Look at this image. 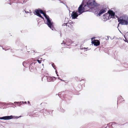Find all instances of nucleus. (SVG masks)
<instances>
[{
	"mask_svg": "<svg viewBox=\"0 0 128 128\" xmlns=\"http://www.w3.org/2000/svg\"><path fill=\"white\" fill-rule=\"evenodd\" d=\"M38 15L37 16H38V17L42 18V19H43L44 20V18L40 14H37Z\"/></svg>",
	"mask_w": 128,
	"mask_h": 128,
	"instance_id": "obj_20",
	"label": "nucleus"
},
{
	"mask_svg": "<svg viewBox=\"0 0 128 128\" xmlns=\"http://www.w3.org/2000/svg\"><path fill=\"white\" fill-rule=\"evenodd\" d=\"M68 26L72 30H74V28L72 24L70 25H68Z\"/></svg>",
	"mask_w": 128,
	"mask_h": 128,
	"instance_id": "obj_19",
	"label": "nucleus"
},
{
	"mask_svg": "<svg viewBox=\"0 0 128 128\" xmlns=\"http://www.w3.org/2000/svg\"><path fill=\"white\" fill-rule=\"evenodd\" d=\"M124 40L125 42H127V43H128V40L127 39H126V40Z\"/></svg>",
	"mask_w": 128,
	"mask_h": 128,
	"instance_id": "obj_35",
	"label": "nucleus"
},
{
	"mask_svg": "<svg viewBox=\"0 0 128 128\" xmlns=\"http://www.w3.org/2000/svg\"><path fill=\"white\" fill-rule=\"evenodd\" d=\"M25 13L26 14H28V13H29V12L27 11H25Z\"/></svg>",
	"mask_w": 128,
	"mask_h": 128,
	"instance_id": "obj_37",
	"label": "nucleus"
},
{
	"mask_svg": "<svg viewBox=\"0 0 128 128\" xmlns=\"http://www.w3.org/2000/svg\"><path fill=\"white\" fill-rule=\"evenodd\" d=\"M114 38H113L111 39H112H112H114Z\"/></svg>",
	"mask_w": 128,
	"mask_h": 128,
	"instance_id": "obj_62",
	"label": "nucleus"
},
{
	"mask_svg": "<svg viewBox=\"0 0 128 128\" xmlns=\"http://www.w3.org/2000/svg\"><path fill=\"white\" fill-rule=\"evenodd\" d=\"M109 37H110L109 36H107L108 39H106V40H108Z\"/></svg>",
	"mask_w": 128,
	"mask_h": 128,
	"instance_id": "obj_38",
	"label": "nucleus"
},
{
	"mask_svg": "<svg viewBox=\"0 0 128 128\" xmlns=\"http://www.w3.org/2000/svg\"><path fill=\"white\" fill-rule=\"evenodd\" d=\"M34 11L35 13L34 14L37 16L38 15L37 14H40L39 10H38V8L35 10Z\"/></svg>",
	"mask_w": 128,
	"mask_h": 128,
	"instance_id": "obj_17",
	"label": "nucleus"
},
{
	"mask_svg": "<svg viewBox=\"0 0 128 128\" xmlns=\"http://www.w3.org/2000/svg\"><path fill=\"white\" fill-rule=\"evenodd\" d=\"M18 3L20 4V3H21V2H16V4H18Z\"/></svg>",
	"mask_w": 128,
	"mask_h": 128,
	"instance_id": "obj_46",
	"label": "nucleus"
},
{
	"mask_svg": "<svg viewBox=\"0 0 128 128\" xmlns=\"http://www.w3.org/2000/svg\"><path fill=\"white\" fill-rule=\"evenodd\" d=\"M108 13L109 16L111 17V18H115L114 16L115 15V13L113 10H108Z\"/></svg>",
	"mask_w": 128,
	"mask_h": 128,
	"instance_id": "obj_9",
	"label": "nucleus"
},
{
	"mask_svg": "<svg viewBox=\"0 0 128 128\" xmlns=\"http://www.w3.org/2000/svg\"><path fill=\"white\" fill-rule=\"evenodd\" d=\"M21 117H22V116H15V119H17L19 118H20Z\"/></svg>",
	"mask_w": 128,
	"mask_h": 128,
	"instance_id": "obj_27",
	"label": "nucleus"
},
{
	"mask_svg": "<svg viewBox=\"0 0 128 128\" xmlns=\"http://www.w3.org/2000/svg\"><path fill=\"white\" fill-rule=\"evenodd\" d=\"M24 1H23V3H24Z\"/></svg>",
	"mask_w": 128,
	"mask_h": 128,
	"instance_id": "obj_60",
	"label": "nucleus"
},
{
	"mask_svg": "<svg viewBox=\"0 0 128 128\" xmlns=\"http://www.w3.org/2000/svg\"><path fill=\"white\" fill-rule=\"evenodd\" d=\"M20 42V40H18V42Z\"/></svg>",
	"mask_w": 128,
	"mask_h": 128,
	"instance_id": "obj_55",
	"label": "nucleus"
},
{
	"mask_svg": "<svg viewBox=\"0 0 128 128\" xmlns=\"http://www.w3.org/2000/svg\"><path fill=\"white\" fill-rule=\"evenodd\" d=\"M95 38L94 37H93L91 38V39L92 40V39H94Z\"/></svg>",
	"mask_w": 128,
	"mask_h": 128,
	"instance_id": "obj_47",
	"label": "nucleus"
},
{
	"mask_svg": "<svg viewBox=\"0 0 128 128\" xmlns=\"http://www.w3.org/2000/svg\"><path fill=\"white\" fill-rule=\"evenodd\" d=\"M42 65L43 66V65H44L43 64H42Z\"/></svg>",
	"mask_w": 128,
	"mask_h": 128,
	"instance_id": "obj_64",
	"label": "nucleus"
},
{
	"mask_svg": "<svg viewBox=\"0 0 128 128\" xmlns=\"http://www.w3.org/2000/svg\"><path fill=\"white\" fill-rule=\"evenodd\" d=\"M114 16L116 17L118 19H118H120V17H119L117 15H115Z\"/></svg>",
	"mask_w": 128,
	"mask_h": 128,
	"instance_id": "obj_30",
	"label": "nucleus"
},
{
	"mask_svg": "<svg viewBox=\"0 0 128 128\" xmlns=\"http://www.w3.org/2000/svg\"><path fill=\"white\" fill-rule=\"evenodd\" d=\"M68 24V23H64L62 25V26H67L68 25H67Z\"/></svg>",
	"mask_w": 128,
	"mask_h": 128,
	"instance_id": "obj_26",
	"label": "nucleus"
},
{
	"mask_svg": "<svg viewBox=\"0 0 128 128\" xmlns=\"http://www.w3.org/2000/svg\"><path fill=\"white\" fill-rule=\"evenodd\" d=\"M58 79H60V77H58Z\"/></svg>",
	"mask_w": 128,
	"mask_h": 128,
	"instance_id": "obj_53",
	"label": "nucleus"
},
{
	"mask_svg": "<svg viewBox=\"0 0 128 128\" xmlns=\"http://www.w3.org/2000/svg\"><path fill=\"white\" fill-rule=\"evenodd\" d=\"M38 10H39L40 13V14H42L43 13V12L42 10L38 8Z\"/></svg>",
	"mask_w": 128,
	"mask_h": 128,
	"instance_id": "obj_25",
	"label": "nucleus"
},
{
	"mask_svg": "<svg viewBox=\"0 0 128 128\" xmlns=\"http://www.w3.org/2000/svg\"><path fill=\"white\" fill-rule=\"evenodd\" d=\"M34 52H35L34 51Z\"/></svg>",
	"mask_w": 128,
	"mask_h": 128,
	"instance_id": "obj_63",
	"label": "nucleus"
},
{
	"mask_svg": "<svg viewBox=\"0 0 128 128\" xmlns=\"http://www.w3.org/2000/svg\"><path fill=\"white\" fill-rule=\"evenodd\" d=\"M15 116L10 115V116H8V120H11L12 119H15Z\"/></svg>",
	"mask_w": 128,
	"mask_h": 128,
	"instance_id": "obj_15",
	"label": "nucleus"
},
{
	"mask_svg": "<svg viewBox=\"0 0 128 128\" xmlns=\"http://www.w3.org/2000/svg\"><path fill=\"white\" fill-rule=\"evenodd\" d=\"M46 72L47 71H46L45 72H44L45 73L43 74L44 76L42 78V81L43 78L45 76L46 77V78L48 82H54L56 80V78L54 76L51 77L48 76V74Z\"/></svg>",
	"mask_w": 128,
	"mask_h": 128,
	"instance_id": "obj_5",
	"label": "nucleus"
},
{
	"mask_svg": "<svg viewBox=\"0 0 128 128\" xmlns=\"http://www.w3.org/2000/svg\"><path fill=\"white\" fill-rule=\"evenodd\" d=\"M44 16L46 20V23H45L52 30H54L55 29L54 28L53 25V22H52V19L50 18L49 16L47 15L46 13H44L43 12V13L42 14Z\"/></svg>",
	"mask_w": 128,
	"mask_h": 128,
	"instance_id": "obj_4",
	"label": "nucleus"
},
{
	"mask_svg": "<svg viewBox=\"0 0 128 128\" xmlns=\"http://www.w3.org/2000/svg\"><path fill=\"white\" fill-rule=\"evenodd\" d=\"M9 3H8V4L10 5H11L12 4L11 2H9Z\"/></svg>",
	"mask_w": 128,
	"mask_h": 128,
	"instance_id": "obj_41",
	"label": "nucleus"
},
{
	"mask_svg": "<svg viewBox=\"0 0 128 128\" xmlns=\"http://www.w3.org/2000/svg\"><path fill=\"white\" fill-rule=\"evenodd\" d=\"M46 112H48V113H50V112H52L53 111L52 110H48L46 109Z\"/></svg>",
	"mask_w": 128,
	"mask_h": 128,
	"instance_id": "obj_22",
	"label": "nucleus"
},
{
	"mask_svg": "<svg viewBox=\"0 0 128 128\" xmlns=\"http://www.w3.org/2000/svg\"><path fill=\"white\" fill-rule=\"evenodd\" d=\"M24 62H23V63H22V64H23V66H24Z\"/></svg>",
	"mask_w": 128,
	"mask_h": 128,
	"instance_id": "obj_50",
	"label": "nucleus"
},
{
	"mask_svg": "<svg viewBox=\"0 0 128 128\" xmlns=\"http://www.w3.org/2000/svg\"><path fill=\"white\" fill-rule=\"evenodd\" d=\"M52 67L53 68L55 69H56V66L54 65V63H52Z\"/></svg>",
	"mask_w": 128,
	"mask_h": 128,
	"instance_id": "obj_24",
	"label": "nucleus"
},
{
	"mask_svg": "<svg viewBox=\"0 0 128 128\" xmlns=\"http://www.w3.org/2000/svg\"><path fill=\"white\" fill-rule=\"evenodd\" d=\"M60 80H62V79H60Z\"/></svg>",
	"mask_w": 128,
	"mask_h": 128,
	"instance_id": "obj_58",
	"label": "nucleus"
},
{
	"mask_svg": "<svg viewBox=\"0 0 128 128\" xmlns=\"http://www.w3.org/2000/svg\"><path fill=\"white\" fill-rule=\"evenodd\" d=\"M92 0H88L86 2H84L82 1L81 4L80 5L78 9V12L80 15L82 13L86 12H90L91 10L94 8L93 5L95 3H93Z\"/></svg>",
	"mask_w": 128,
	"mask_h": 128,
	"instance_id": "obj_1",
	"label": "nucleus"
},
{
	"mask_svg": "<svg viewBox=\"0 0 128 128\" xmlns=\"http://www.w3.org/2000/svg\"><path fill=\"white\" fill-rule=\"evenodd\" d=\"M120 124L115 122H111L107 124V126L109 128H118Z\"/></svg>",
	"mask_w": 128,
	"mask_h": 128,
	"instance_id": "obj_6",
	"label": "nucleus"
},
{
	"mask_svg": "<svg viewBox=\"0 0 128 128\" xmlns=\"http://www.w3.org/2000/svg\"><path fill=\"white\" fill-rule=\"evenodd\" d=\"M24 12H25V10L24 9Z\"/></svg>",
	"mask_w": 128,
	"mask_h": 128,
	"instance_id": "obj_59",
	"label": "nucleus"
},
{
	"mask_svg": "<svg viewBox=\"0 0 128 128\" xmlns=\"http://www.w3.org/2000/svg\"><path fill=\"white\" fill-rule=\"evenodd\" d=\"M6 105H13V106H14H14L13 107L14 108L15 107H16V106L13 103H12V102H9L8 103L6 104Z\"/></svg>",
	"mask_w": 128,
	"mask_h": 128,
	"instance_id": "obj_18",
	"label": "nucleus"
},
{
	"mask_svg": "<svg viewBox=\"0 0 128 128\" xmlns=\"http://www.w3.org/2000/svg\"><path fill=\"white\" fill-rule=\"evenodd\" d=\"M61 3H62L64 4H64L63 2H61Z\"/></svg>",
	"mask_w": 128,
	"mask_h": 128,
	"instance_id": "obj_56",
	"label": "nucleus"
},
{
	"mask_svg": "<svg viewBox=\"0 0 128 128\" xmlns=\"http://www.w3.org/2000/svg\"><path fill=\"white\" fill-rule=\"evenodd\" d=\"M28 104H30V102L29 101H28Z\"/></svg>",
	"mask_w": 128,
	"mask_h": 128,
	"instance_id": "obj_51",
	"label": "nucleus"
},
{
	"mask_svg": "<svg viewBox=\"0 0 128 128\" xmlns=\"http://www.w3.org/2000/svg\"><path fill=\"white\" fill-rule=\"evenodd\" d=\"M62 112H64V110H63L62 111Z\"/></svg>",
	"mask_w": 128,
	"mask_h": 128,
	"instance_id": "obj_48",
	"label": "nucleus"
},
{
	"mask_svg": "<svg viewBox=\"0 0 128 128\" xmlns=\"http://www.w3.org/2000/svg\"><path fill=\"white\" fill-rule=\"evenodd\" d=\"M124 38H125V40H126L127 39H126V36H125V35H124Z\"/></svg>",
	"mask_w": 128,
	"mask_h": 128,
	"instance_id": "obj_44",
	"label": "nucleus"
},
{
	"mask_svg": "<svg viewBox=\"0 0 128 128\" xmlns=\"http://www.w3.org/2000/svg\"><path fill=\"white\" fill-rule=\"evenodd\" d=\"M43 110H40V112H43Z\"/></svg>",
	"mask_w": 128,
	"mask_h": 128,
	"instance_id": "obj_39",
	"label": "nucleus"
},
{
	"mask_svg": "<svg viewBox=\"0 0 128 128\" xmlns=\"http://www.w3.org/2000/svg\"><path fill=\"white\" fill-rule=\"evenodd\" d=\"M55 72H56V74H58V72H57V71L56 70H55Z\"/></svg>",
	"mask_w": 128,
	"mask_h": 128,
	"instance_id": "obj_43",
	"label": "nucleus"
},
{
	"mask_svg": "<svg viewBox=\"0 0 128 128\" xmlns=\"http://www.w3.org/2000/svg\"><path fill=\"white\" fill-rule=\"evenodd\" d=\"M36 62H32L30 64L29 66V69L30 72H33L34 71L36 70V68L34 67L35 64Z\"/></svg>",
	"mask_w": 128,
	"mask_h": 128,
	"instance_id": "obj_7",
	"label": "nucleus"
},
{
	"mask_svg": "<svg viewBox=\"0 0 128 128\" xmlns=\"http://www.w3.org/2000/svg\"><path fill=\"white\" fill-rule=\"evenodd\" d=\"M14 104L18 106H20L21 104H26V102H14Z\"/></svg>",
	"mask_w": 128,
	"mask_h": 128,
	"instance_id": "obj_12",
	"label": "nucleus"
},
{
	"mask_svg": "<svg viewBox=\"0 0 128 128\" xmlns=\"http://www.w3.org/2000/svg\"><path fill=\"white\" fill-rule=\"evenodd\" d=\"M72 44V41L70 40V39H67L66 40V42H64V43H62L61 44H63L64 45H67L68 46L70 44Z\"/></svg>",
	"mask_w": 128,
	"mask_h": 128,
	"instance_id": "obj_11",
	"label": "nucleus"
},
{
	"mask_svg": "<svg viewBox=\"0 0 128 128\" xmlns=\"http://www.w3.org/2000/svg\"><path fill=\"white\" fill-rule=\"evenodd\" d=\"M68 24H70V25H72V22L71 20H68Z\"/></svg>",
	"mask_w": 128,
	"mask_h": 128,
	"instance_id": "obj_23",
	"label": "nucleus"
},
{
	"mask_svg": "<svg viewBox=\"0 0 128 128\" xmlns=\"http://www.w3.org/2000/svg\"><path fill=\"white\" fill-rule=\"evenodd\" d=\"M88 48H86L85 47H84V48H82L81 49H82V50L86 49V51H87V50H88ZM84 51H85V50H84Z\"/></svg>",
	"mask_w": 128,
	"mask_h": 128,
	"instance_id": "obj_28",
	"label": "nucleus"
},
{
	"mask_svg": "<svg viewBox=\"0 0 128 128\" xmlns=\"http://www.w3.org/2000/svg\"><path fill=\"white\" fill-rule=\"evenodd\" d=\"M108 13L107 12L103 15L104 18L106 20H109L111 18V17L109 16Z\"/></svg>",
	"mask_w": 128,
	"mask_h": 128,
	"instance_id": "obj_14",
	"label": "nucleus"
},
{
	"mask_svg": "<svg viewBox=\"0 0 128 128\" xmlns=\"http://www.w3.org/2000/svg\"><path fill=\"white\" fill-rule=\"evenodd\" d=\"M10 47L9 46H6V47L5 49H8V50L10 49Z\"/></svg>",
	"mask_w": 128,
	"mask_h": 128,
	"instance_id": "obj_33",
	"label": "nucleus"
},
{
	"mask_svg": "<svg viewBox=\"0 0 128 128\" xmlns=\"http://www.w3.org/2000/svg\"><path fill=\"white\" fill-rule=\"evenodd\" d=\"M11 52L12 53L14 52V50L13 49H11Z\"/></svg>",
	"mask_w": 128,
	"mask_h": 128,
	"instance_id": "obj_36",
	"label": "nucleus"
},
{
	"mask_svg": "<svg viewBox=\"0 0 128 128\" xmlns=\"http://www.w3.org/2000/svg\"><path fill=\"white\" fill-rule=\"evenodd\" d=\"M20 6V5L19 4H18L17 6V7L18 8H19V7H20V6Z\"/></svg>",
	"mask_w": 128,
	"mask_h": 128,
	"instance_id": "obj_42",
	"label": "nucleus"
},
{
	"mask_svg": "<svg viewBox=\"0 0 128 128\" xmlns=\"http://www.w3.org/2000/svg\"><path fill=\"white\" fill-rule=\"evenodd\" d=\"M57 74V76H58V74Z\"/></svg>",
	"mask_w": 128,
	"mask_h": 128,
	"instance_id": "obj_57",
	"label": "nucleus"
},
{
	"mask_svg": "<svg viewBox=\"0 0 128 128\" xmlns=\"http://www.w3.org/2000/svg\"><path fill=\"white\" fill-rule=\"evenodd\" d=\"M92 44H94V46H98L100 44V41L97 40H94L93 42H92Z\"/></svg>",
	"mask_w": 128,
	"mask_h": 128,
	"instance_id": "obj_10",
	"label": "nucleus"
},
{
	"mask_svg": "<svg viewBox=\"0 0 128 128\" xmlns=\"http://www.w3.org/2000/svg\"><path fill=\"white\" fill-rule=\"evenodd\" d=\"M1 104V103H0V104Z\"/></svg>",
	"mask_w": 128,
	"mask_h": 128,
	"instance_id": "obj_61",
	"label": "nucleus"
},
{
	"mask_svg": "<svg viewBox=\"0 0 128 128\" xmlns=\"http://www.w3.org/2000/svg\"><path fill=\"white\" fill-rule=\"evenodd\" d=\"M124 100L123 99L122 96H118V98L117 104L122 102Z\"/></svg>",
	"mask_w": 128,
	"mask_h": 128,
	"instance_id": "obj_13",
	"label": "nucleus"
},
{
	"mask_svg": "<svg viewBox=\"0 0 128 128\" xmlns=\"http://www.w3.org/2000/svg\"><path fill=\"white\" fill-rule=\"evenodd\" d=\"M59 33L60 34V37H62V32L61 30H60L59 32Z\"/></svg>",
	"mask_w": 128,
	"mask_h": 128,
	"instance_id": "obj_29",
	"label": "nucleus"
},
{
	"mask_svg": "<svg viewBox=\"0 0 128 128\" xmlns=\"http://www.w3.org/2000/svg\"><path fill=\"white\" fill-rule=\"evenodd\" d=\"M78 11H76V12L74 11L72 12V14L71 15V16L72 19H75L77 18V17L78 16L79 14H78L77 13Z\"/></svg>",
	"mask_w": 128,
	"mask_h": 128,
	"instance_id": "obj_8",
	"label": "nucleus"
},
{
	"mask_svg": "<svg viewBox=\"0 0 128 128\" xmlns=\"http://www.w3.org/2000/svg\"><path fill=\"white\" fill-rule=\"evenodd\" d=\"M65 5L66 6L67 8H68L67 5L66 4H65Z\"/></svg>",
	"mask_w": 128,
	"mask_h": 128,
	"instance_id": "obj_52",
	"label": "nucleus"
},
{
	"mask_svg": "<svg viewBox=\"0 0 128 128\" xmlns=\"http://www.w3.org/2000/svg\"><path fill=\"white\" fill-rule=\"evenodd\" d=\"M118 22L119 23L118 24L117 28L121 33L118 29V27L120 24L122 25H128V16L125 15L120 16V19H118Z\"/></svg>",
	"mask_w": 128,
	"mask_h": 128,
	"instance_id": "obj_3",
	"label": "nucleus"
},
{
	"mask_svg": "<svg viewBox=\"0 0 128 128\" xmlns=\"http://www.w3.org/2000/svg\"><path fill=\"white\" fill-rule=\"evenodd\" d=\"M43 70V69H42V70H41V72H42V71Z\"/></svg>",
	"mask_w": 128,
	"mask_h": 128,
	"instance_id": "obj_49",
	"label": "nucleus"
},
{
	"mask_svg": "<svg viewBox=\"0 0 128 128\" xmlns=\"http://www.w3.org/2000/svg\"><path fill=\"white\" fill-rule=\"evenodd\" d=\"M61 94H62V93L61 92H60L58 93V94H56V95H58L60 98H61Z\"/></svg>",
	"mask_w": 128,
	"mask_h": 128,
	"instance_id": "obj_21",
	"label": "nucleus"
},
{
	"mask_svg": "<svg viewBox=\"0 0 128 128\" xmlns=\"http://www.w3.org/2000/svg\"><path fill=\"white\" fill-rule=\"evenodd\" d=\"M0 119L4 120H8V116L0 117Z\"/></svg>",
	"mask_w": 128,
	"mask_h": 128,
	"instance_id": "obj_16",
	"label": "nucleus"
},
{
	"mask_svg": "<svg viewBox=\"0 0 128 128\" xmlns=\"http://www.w3.org/2000/svg\"><path fill=\"white\" fill-rule=\"evenodd\" d=\"M42 60H37L38 62L39 63V64H40L41 62H41V61Z\"/></svg>",
	"mask_w": 128,
	"mask_h": 128,
	"instance_id": "obj_31",
	"label": "nucleus"
},
{
	"mask_svg": "<svg viewBox=\"0 0 128 128\" xmlns=\"http://www.w3.org/2000/svg\"><path fill=\"white\" fill-rule=\"evenodd\" d=\"M74 24H75V22H72V24H73V25H74Z\"/></svg>",
	"mask_w": 128,
	"mask_h": 128,
	"instance_id": "obj_45",
	"label": "nucleus"
},
{
	"mask_svg": "<svg viewBox=\"0 0 128 128\" xmlns=\"http://www.w3.org/2000/svg\"><path fill=\"white\" fill-rule=\"evenodd\" d=\"M93 3H95L93 5V6L98 7L96 8L98 13L97 14V16H100L103 14L105 13L107 11V9L106 6L104 5H100L96 2L95 0H92Z\"/></svg>",
	"mask_w": 128,
	"mask_h": 128,
	"instance_id": "obj_2",
	"label": "nucleus"
},
{
	"mask_svg": "<svg viewBox=\"0 0 128 128\" xmlns=\"http://www.w3.org/2000/svg\"><path fill=\"white\" fill-rule=\"evenodd\" d=\"M80 82H82V81H83V82L84 83V82H85L84 80V79H82V80H80Z\"/></svg>",
	"mask_w": 128,
	"mask_h": 128,
	"instance_id": "obj_34",
	"label": "nucleus"
},
{
	"mask_svg": "<svg viewBox=\"0 0 128 128\" xmlns=\"http://www.w3.org/2000/svg\"><path fill=\"white\" fill-rule=\"evenodd\" d=\"M29 11H30V12H29V13L30 14H31L32 13V12H31L30 10Z\"/></svg>",
	"mask_w": 128,
	"mask_h": 128,
	"instance_id": "obj_40",
	"label": "nucleus"
},
{
	"mask_svg": "<svg viewBox=\"0 0 128 128\" xmlns=\"http://www.w3.org/2000/svg\"><path fill=\"white\" fill-rule=\"evenodd\" d=\"M17 42H17V41H16V43L17 44Z\"/></svg>",
	"mask_w": 128,
	"mask_h": 128,
	"instance_id": "obj_54",
	"label": "nucleus"
},
{
	"mask_svg": "<svg viewBox=\"0 0 128 128\" xmlns=\"http://www.w3.org/2000/svg\"><path fill=\"white\" fill-rule=\"evenodd\" d=\"M2 49L3 50H4L5 51L7 50H8V49H5L4 48L2 47Z\"/></svg>",
	"mask_w": 128,
	"mask_h": 128,
	"instance_id": "obj_32",
	"label": "nucleus"
}]
</instances>
